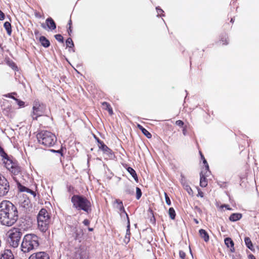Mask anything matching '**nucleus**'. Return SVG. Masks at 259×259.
<instances>
[{
    "label": "nucleus",
    "mask_w": 259,
    "mask_h": 259,
    "mask_svg": "<svg viewBox=\"0 0 259 259\" xmlns=\"http://www.w3.org/2000/svg\"><path fill=\"white\" fill-rule=\"evenodd\" d=\"M50 216L46 209H41L37 215L38 229L43 233L48 230L50 223Z\"/></svg>",
    "instance_id": "39448f33"
},
{
    "label": "nucleus",
    "mask_w": 259,
    "mask_h": 259,
    "mask_svg": "<svg viewBox=\"0 0 259 259\" xmlns=\"http://www.w3.org/2000/svg\"><path fill=\"white\" fill-rule=\"evenodd\" d=\"M183 133L184 135H186V129L185 128H184L183 130Z\"/></svg>",
    "instance_id": "13d9d810"
},
{
    "label": "nucleus",
    "mask_w": 259,
    "mask_h": 259,
    "mask_svg": "<svg viewBox=\"0 0 259 259\" xmlns=\"http://www.w3.org/2000/svg\"><path fill=\"white\" fill-rule=\"evenodd\" d=\"M155 259H157V258H155Z\"/></svg>",
    "instance_id": "338daca9"
},
{
    "label": "nucleus",
    "mask_w": 259,
    "mask_h": 259,
    "mask_svg": "<svg viewBox=\"0 0 259 259\" xmlns=\"http://www.w3.org/2000/svg\"><path fill=\"white\" fill-rule=\"evenodd\" d=\"M90 221L88 219H85L84 220V221H83V224L85 225V226H88L90 224Z\"/></svg>",
    "instance_id": "49530a36"
},
{
    "label": "nucleus",
    "mask_w": 259,
    "mask_h": 259,
    "mask_svg": "<svg viewBox=\"0 0 259 259\" xmlns=\"http://www.w3.org/2000/svg\"><path fill=\"white\" fill-rule=\"evenodd\" d=\"M74 237L76 240L81 238L83 234L82 229L81 228H75Z\"/></svg>",
    "instance_id": "f3484780"
},
{
    "label": "nucleus",
    "mask_w": 259,
    "mask_h": 259,
    "mask_svg": "<svg viewBox=\"0 0 259 259\" xmlns=\"http://www.w3.org/2000/svg\"><path fill=\"white\" fill-rule=\"evenodd\" d=\"M244 241H245V245H246V246L250 250H252L253 249V245H252V242L250 240V239L248 237H246L244 239Z\"/></svg>",
    "instance_id": "5701e85b"
},
{
    "label": "nucleus",
    "mask_w": 259,
    "mask_h": 259,
    "mask_svg": "<svg viewBox=\"0 0 259 259\" xmlns=\"http://www.w3.org/2000/svg\"><path fill=\"white\" fill-rule=\"evenodd\" d=\"M115 203L117 204V207L119 209L120 211L121 212L124 213L125 214V215H126V214H127L126 213V212H125V211L124 210L122 202L121 200H119V199H116L115 200Z\"/></svg>",
    "instance_id": "6ab92c4d"
},
{
    "label": "nucleus",
    "mask_w": 259,
    "mask_h": 259,
    "mask_svg": "<svg viewBox=\"0 0 259 259\" xmlns=\"http://www.w3.org/2000/svg\"><path fill=\"white\" fill-rule=\"evenodd\" d=\"M194 222H195V223L196 224H198L199 223L197 219H194Z\"/></svg>",
    "instance_id": "052dcab7"
},
{
    "label": "nucleus",
    "mask_w": 259,
    "mask_h": 259,
    "mask_svg": "<svg viewBox=\"0 0 259 259\" xmlns=\"http://www.w3.org/2000/svg\"><path fill=\"white\" fill-rule=\"evenodd\" d=\"M38 237L34 234H28L24 236L21 244V250L24 253L36 249L39 246Z\"/></svg>",
    "instance_id": "f03ea898"
},
{
    "label": "nucleus",
    "mask_w": 259,
    "mask_h": 259,
    "mask_svg": "<svg viewBox=\"0 0 259 259\" xmlns=\"http://www.w3.org/2000/svg\"><path fill=\"white\" fill-rule=\"evenodd\" d=\"M39 144L46 147L53 146L57 142V138L52 133L47 131H41L36 135Z\"/></svg>",
    "instance_id": "20e7f679"
},
{
    "label": "nucleus",
    "mask_w": 259,
    "mask_h": 259,
    "mask_svg": "<svg viewBox=\"0 0 259 259\" xmlns=\"http://www.w3.org/2000/svg\"><path fill=\"white\" fill-rule=\"evenodd\" d=\"M203 162L205 164L206 169L208 170V168H209V166H208V164L205 158H204V159L203 160Z\"/></svg>",
    "instance_id": "a18cd8bd"
},
{
    "label": "nucleus",
    "mask_w": 259,
    "mask_h": 259,
    "mask_svg": "<svg viewBox=\"0 0 259 259\" xmlns=\"http://www.w3.org/2000/svg\"><path fill=\"white\" fill-rule=\"evenodd\" d=\"M156 9L157 13V16H164V15L162 14L164 11L161 9H160L159 7H156Z\"/></svg>",
    "instance_id": "4c0bfd02"
},
{
    "label": "nucleus",
    "mask_w": 259,
    "mask_h": 259,
    "mask_svg": "<svg viewBox=\"0 0 259 259\" xmlns=\"http://www.w3.org/2000/svg\"><path fill=\"white\" fill-rule=\"evenodd\" d=\"M184 188L187 191L189 195H193V191L188 184L184 185Z\"/></svg>",
    "instance_id": "cd10ccee"
},
{
    "label": "nucleus",
    "mask_w": 259,
    "mask_h": 259,
    "mask_svg": "<svg viewBox=\"0 0 259 259\" xmlns=\"http://www.w3.org/2000/svg\"><path fill=\"white\" fill-rule=\"evenodd\" d=\"M22 232L17 228H14L9 232L8 242L9 245L14 247H17L20 244Z\"/></svg>",
    "instance_id": "423d86ee"
},
{
    "label": "nucleus",
    "mask_w": 259,
    "mask_h": 259,
    "mask_svg": "<svg viewBox=\"0 0 259 259\" xmlns=\"http://www.w3.org/2000/svg\"><path fill=\"white\" fill-rule=\"evenodd\" d=\"M10 171L15 175H18L21 172V168L19 166L17 163L14 165Z\"/></svg>",
    "instance_id": "412c9836"
},
{
    "label": "nucleus",
    "mask_w": 259,
    "mask_h": 259,
    "mask_svg": "<svg viewBox=\"0 0 259 259\" xmlns=\"http://www.w3.org/2000/svg\"><path fill=\"white\" fill-rule=\"evenodd\" d=\"M200 185L202 187H205L207 185L206 178L204 176L202 172L200 173Z\"/></svg>",
    "instance_id": "aec40b11"
},
{
    "label": "nucleus",
    "mask_w": 259,
    "mask_h": 259,
    "mask_svg": "<svg viewBox=\"0 0 259 259\" xmlns=\"http://www.w3.org/2000/svg\"><path fill=\"white\" fill-rule=\"evenodd\" d=\"M4 26L7 31V32H11V31H12L11 25L9 22H6L4 23Z\"/></svg>",
    "instance_id": "bb28decb"
},
{
    "label": "nucleus",
    "mask_w": 259,
    "mask_h": 259,
    "mask_svg": "<svg viewBox=\"0 0 259 259\" xmlns=\"http://www.w3.org/2000/svg\"><path fill=\"white\" fill-rule=\"evenodd\" d=\"M80 259H87L88 256L85 251H81L79 253Z\"/></svg>",
    "instance_id": "473e14b6"
},
{
    "label": "nucleus",
    "mask_w": 259,
    "mask_h": 259,
    "mask_svg": "<svg viewBox=\"0 0 259 259\" xmlns=\"http://www.w3.org/2000/svg\"><path fill=\"white\" fill-rule=\"evenodd\" d=\"M10 186L7 180L5 178L0 181V196L6 195L9 191Z\"/></svg>",
    "instance_id": "6e6552de"
},
{
    "label": "nucleus",
    "mask_w": 259,
    "mask_h": 259,
    "mask_svg": "<svg viewBox=\"0 0 259 259\" xmlns=\"http://www.w3.org/2000/svg\"><path fill=\"white\" fill-rule=\"evenodd\" d=\"M242 218V214L240 213H232L229 217V220L232 222H235L239 220Z\"/></svg>",
    "instance_id": "a211bd4d"
},
{
    "label": "nucleus",
    "mask_w": 259,
    "mask_h": 259,
    "mask_svg": "<svg viewBox=\"0 0 259 259\" xmlns=\"http://www.w3.org/2000/svg\"><path fill=\"white\" fill-rule=\"evenodd\" d=\"M4 19H5V14L1 10H0V20H3Z\"/></svg>",
    "instance_id": "c03bdc74"
},
{
    "label": "nucleus",
    "mask_w": 259,
    "mask_h": 259,
    "mask_svg": "<svg viewBox=\"0 0 259 259\" xmlns=\"http://www.w3.org/2000/svg\"><path fill=\"white\" fill-rule=\"evenodd\" d=\"M164 196H165L166 203L168 205H170L171 204L170 198H169V197L168 196L167 194L166 193H164Z\"/></svg>",
    "instance_id": "58836bf2"
},
{
    "label": "nucleus",
    "mask_w": 259,
    "mask_h": 259,
    "mask_svg": "<svg viewBox=\"0 0 259 259\" xmlns=\"http://www.w3.org/2000/svg\"><path fill=\"white\" fill-rule=\"evenodd\" d=\"M18 219L17 207L9 201L0 203V223L7 226L13 225Z\"/></svg>",
    "instance_id": "f257e3e1"
},
{
    "label": "nucleus",
    "mask_w": 259,
    "mask_h": 259,
    "mask_svg": "<svg viewBox=\"0 0 259 259\" xmlns=\"http://www.w3.org/2000/svg\"><path fill=\"white\" fill-rule=\"evenodd\" d=\"M55 37L58 41L63 42V37L61 34H56Z\"/></svg>",
    "instance_id": "c9c22d12"
},
{
    "label": "nucleus",
    "mask_w": 259,
    "mask_h": 259,
    "mask_svg": "<svg viewBox=\"0 0 259 259\" xmlns=\"http://www.w3.org/2000/svg\"><path fill=\"white\" fill-rule=\"evenodd\" d=\"M181 183L183 185V186L184 187V185L188 184L185 181V178L184 177H182L181 179Z\"/></svg>",
    "instance_id": "8fccbe9b"
},
{
    "label": "nucleus",
    "mask_w": 259,
    "mask_h": 259,
    "mask_svg": "<svg viewBox=\"0 0 259 259\" xmlns=\"http://www.w3.org/2000/svg\"><path fill=\"white\" fill-rule=\"evenodd\" d=\"M248 258L249 259H256L255 256L253 254H250L248 255Z\"/></svg>",
    "instance_id": "603ef678"
},
{
    "label": "nucleus",
    "mask_w": 259,
    "mask_h": 259,
    "mask_svg": "<svg viewBox=\"0 0 259 259\" xmlns=\"http://www.w3.org/2000/svg\"><path fill=\"white\" fill-rule=\"evenodd\" d=\"M125 192L126 194H133L134 193V191L133 189H131L128 187H127L126 189L125 190Z\"/></svg>",
    "instance_id": "ea45409f"
},
{
    "label": "nucleus",
    "mask_w": 259,
    "mask_h": 259,
    "mask_svg": "<svg viewBox=\"0 0 259 259\" xmlns=\"http://www.w3.org/2000/svg\"><path fill=\"white\" fill-rule=\"evenodd\" d=\"M33 111L31 116L34 120H36L37 117L42 116L45 112L46 106L38 100H35L33 104Z\"/></svg>",
    "instance_id": "0eeeda50"
},
{
    "label": "nucleus",
    "mask_w": 259,
    "mask_h": 259,
    "mask_svg": "<svg viewBox=\"0 0 259 259\" xmlns=\"http://www.w3.org/2000/svg\"><path fill=\"white\" fill-rule=\"evenodd\" d=\"M168 214L171 219L174 220L175 219L176 212L172 207L169 208L168 210Z\"/></svg>",
    "instance_id": "a878e982"
},
{
    "label": "nucleus",
    "mask_w": 259,
    "mask_h": 259,
    "mask_svg": "<svg viewBox=\"0 0 259 259\" xmlns=\"http://www.w3.org/2000/svg\"><path fill=\"white\" fill-rule=\"evenodd\" d=\"M95 138L96 139V140H97V142L98 143L99 145H101V144L103 143L98 138H97L96 136H95Z\"/></svg>",
    "instance_id": "3c124183"
},
{
    "label": "nucleus",
    "mask_w": 259,
    "mask_h": 259,
    "mask_svg": "<svg viewBox=\"0 0 259 259\" xmlns=\"http://www.w3.org/2000/svg\"><path fill=\"white\" fill-rule=\"evenodd\" d=\"M99 148L101 149L104 153L107 155L111 154V150L109 149L104 143L98 145Z\"/></svg>",
    "instance_id": "dca6fc26"
},
{
    "label": "nucleus",
    "mask_w": 259,
    "mask_h": 259,
    "mask_svg": "<svg viewBox=\"0 0 259 259\" xmlns=\"http://www.w3.org/2000/svg\"><path fill=\"white\" fill-rule=\"evenodd\" d=\"M222 42H224L223 40H222ZM228 42L226 41V40H225V42H223V45H227Z\"/></svg>",
    "instance_id": "680f3d73"
},
{
    "label": "nucleus",
    "mask_w": 259,
    "mask_h": 259,
    "mask_svg": "<svg viewBox=\"0 0 259 259\" xmlns=\"http://www.w3.org/2000/svg\"><path fill=\"white\" fill-rule=\"evenodd\" d=\"M1 156L3 157V161L7 160V159H10L7 154L4 151V150L0 154Z\"/></svg>",
    "instance_id": "f704fd0d"
},
{
    "label": "nucleus",
    "mask_w": 259,
    "mask_h": 259,
    "mask_svg": "<svg viewBox=\"0 0 259 259\" xmlns=\"http://www.w3.org/2000/svg\"><path fill=\"white\" fill-rule=\"evenodd\" d=\"M200 237L203 239L204 241L206 242H208L209 240V237L207 232L204 229H200L199 231Z\"/></svg>",
    "instance_id": "2eb2a0df"
},
{
    "label": "nucleus",
    "mask_w": 259,
    "mask_h": 259,
    "mask_svg": "<svg viewBox=\"0 0 259 259\" xmlns=\"http://www.w3.org/2000/svg\"><path fill=\"white\" fill-rule=\"evenodd\" d=\"M71 20H70L68 24L69 26L67 27V32H72V30L71 29Z\"/></svg>",
    "instance_id": "a19ab883"
},
{
    "label": "nucleus",
    "mask_w": 259,
    "mask_h": 259,
    "mask_svg": "<svg viewBox=\"0 0 259 259\" xmlns=\"http://www.w3.org/2000/svg\"><path fill=\"white\" fill-rule=\"evenodd\" d=\"M88 230H89V231H93V228H89Z\"/></svg>",
    "instance_id": "e2e57ef3"
},
{
    "label": "nucleus",
    "mask_w": 259,
    "mask_h": 259,
    "mask_svg": "<svg viewBox=\"0 0 259 259\" xmlns=\"http://www.w3.org/2000/svg\"><path fill=\"white\" fill-rule=\"evenodd\" d=\"M26 192L32 194L34 196V197L35 196L36 194H35V192H34L33 191L29 189V188L28 189L27 191Z\"/></svg>",
    "instance_id": "de8ad7c7"
},
{
    "label": "nucleus",
    "mask_w": 259,
    "mask_h": 259,
    "mask_svg": "<svg viewBox=\"0 0 259 259\" xmlns=\"http://www.w3.org/2000/svg\"><path fill=\"white\" fill-rule=\"evenodd\" d=\"M179 256L181 259H185L186 254L183 251L180 250L179 251Z\"/></svg>",
    "instance_id": "79ce46f5"
},
{
    "label": "nucleus",
    "mask_w": 259,
    "mask_h": 259,
    "mask_svg": "<svg viewBox=\"0 0 259 259\" xmlns=\"http://www.w3.org/2000/svg\"><path fill=\"white\" fill-rule=\"evenodd\" d=\"M137 126H138V128L139 130H140L141 131H143V128H144L141 125H140L139 124H138Z\"/></svg>",
    "instance_id": "5fc2aeb1"
},
{
    "label": "nucleus",
    "mask_w": 259,
    "mask_h": 259,
    "mask_svg": "<svg viewBox=\"0 0 259 259\" xmlns=\"http://www.w3.org/2000/svg\"><path fill=\"white\" fill-rule=\"evenodd\" d=\"M66 44L67 47L72 48L74 46L73 41L71 38H68L66 41Z\"/></svg>",
    "instance_id": "c756f323"
},
{
    "label": "nucleus",
    "mask_w": 259,
    "mask_h": 259,
    "mask_svg": "<svg viewBox=\"0 0 259 259\" xmlns=\"http://www.w3.org/2000/svg\"><path fill=\"white\" fill-rule=\"evenodd\" d=\"M36 38H38V41L41 45L45 48H48L50 46V42L49 39L44 36H36Z\"/></svg>",
    "instance_id": "9b49d317"
},
{
    "label": "nucleus",
    "mask_w": 259,
    "mask_h": 259,
    "mask_svg": "<svg viewBox=\"0 0 259 259\" xmlns=\"http://www.w3.org/2000/svg\"><path fill=\"white\" fill-rule=\"evenodd\" d=\"M198 195L200 196L201 197H203V192L202 191H198Z\"/></svg>",
    "instance_id": "864d4df0"
},
{
    "label": "nucleus",
    "mask_w": 259,
    "mask_h": 259,
    "mask_svg": "<svg viewBox=\"0 0 259 259\" xmlns=\"http://www.w3.org/2000/svg\"><path fill=\"white\" fill-rule=\"evenodd\" d=\"M126 218L127 219V229H126V235H125V239H127L128 241L130 240V220H129L127 214H126Z\"/></svg>",
    "instance_id": "b1692460"
},
{
    "label": "nucleus",
    "mask_w": 259,
    "mask_h": 259,
    "mask_svg": "<svg viewBox=\"0 0 259 259\" xmlns=\"http://www.w3.org/2000/svg\"><path fill=\"white\" fill-rule=\"evenodd\" d=\"M176 123L179 126H182L184 125V122L181 120H177Z\"/></svg>",
    "instance_id": "37998d69"
},
{
    "label": "nucleus",
    "mask_w": 259,
    "mask_h": 259,
    "mask_svg": "<svg viewBox=\"0 0 259 259\" xmlns=\"http://www.w3.org/2000/svg\"><path fill=\"white\" fill-rule=\"evenodd\" d=\"M51 151H52L53 152H56V153H61L60 150H52Z\"/></svg>",
    "instance_id": "4d7b16f0"
},
{
    "label": "nucleus",
    "mask_w": 259,
    "mask_h": 259,
    "mask_svg": "<svg viewBox=\"0 0 259 259\" xmlns=\"http://www.w3.org/2000/svg\"><path fill=\"white\" fill-rule=\"evenodd\" d=\"M230 21H231V22L233 23L234 22V19L233 18H231Z\"/></svg>",
    "instance_id": "0e129e2a"
},
{
    "label": "nucleus",
    "mask_w": 259,
    "mask_h": 259,
    "mask_svg": "<svg viewBox=\"0 0 259 259\" xmlns=\"http://www.w3.org/2000/svg\"><path fill=\"white\" fill-rule=\"evenodd\" d=\"M0 259H14V256L11 250L7 249L5 250L4 253L2 254Z\"/></svg>",
    "instance_id": "f8f14e48"
},
{
    "label": "nucleus",
    "mask_w": 259,
    "mask_h": 259,
    "mask_svg": "<svg viewBox=\"0 0 259 259\" xmlns=\"http://www.w3.org/2000/svg\"><path fill=\"white\" fill-rule=\"evenodd\" d=\"M18 188L20 192H27L28 188L22 185L20 183H17Z\"/></svg>",
    "instance_id": "c85d7f7f"
},
{
    "label": "nucleus",
    "mask_w": 259,
    "mask_h": 259,
    "mask_svg": "<svg viewBox=\"0 0 259 259\" xmlns=\"http://www.w3.org/2000/svg\"><path fill=\"white\" fill-rule=\"evenodd\" d=\"M3 163L4 164L5 166L7 168V169L10 171L13 166L15 165L16 162H14L10 159H7V160H4L3 161Z\"/></svg>",
    "instance_id": "4468645a"
},
{
    "label": "nucleus",
    "mask_w": 259,
    "mask_h": 259,
    "mask_svg": "<svg viewBox=\"0 0 259 259\" xmlns=\"http://www.w3.org/2000/svg\"><path fill=\"white\" fill-rule=\"evenodd\" d=\"M223 206L225 207L228 210L231 209V208L229 207V206L228 205L225 204Z\"/></svg>",
    "instance_id": "6e6d98bb"
},
{
    "label": "nucleus",
    "mask_w": 259,
    "mask_h": 259,
    "mask_svg": "<svg viewBox=\"0 0 259 259\" xmlns=\"http://www.w3.org/2000/svg\"><path fill=\"white\" fill-rule=\"evenodd\" d=\"M28 259H50V256L47 252L40 251L32 254Z\"/></svg>",
    "instance_id": "1a4fd4ad"
},
{
    "label": "nucleus",
    "mask_w": 259,
    "mask_h": 259,
    "mask_svg": "<svg viewBox=\"0 0 259 259\" xmlns=\"http://www.w3.org/2000/svg\"><path fill=\"white\" fill-rule=\"evenodd\" d=\"M201 158L203 159V160L204 159V157L203 156V155H202V154H201Z\"/></svg>",
    "instance_id": "69168bd1"
},
{
    "label": "nucleus",
    "mask_w": 259,
    "mask_h": 259,
    "mask_svg": "<svg viewBox=\"0 0 259 259\" xmlns=\"http://www.w3.org/2000/svg\"><path fill=\"white\" fill-rule=\"evenodd\" d=\"M102 105L105 107V109L108 110L110 115L113 114V110L110 105L107 102H103Z\"/></svg>",
    "instance_id": "393cba45"
},
{
    "label": "nucleus",
    "mask_w": 259,
    "mask_h": 259,
    "mask_svg": "<svg viewBox=\"0 0 259 259\" xmlns=\"http://www.w3.org/2000/svg\"><path fill=\"white\" fill-rule=\"evenodd\" d=\"M127 170L131 175L134 180L136 181H138V178L135 170L131 167H128L127 168Z\"/></svg>",
    "instance_id": "4be33fe9"
},
{
    "label": "nucleus",
    "mask_w": 259,
    "mask_h": 259,
    "mask_svg": "<svg viewBox=\"0 0 259 259\" xmlns=\"http://www.w3.org/2000/svg\"><path fill=\"white\" fill-rule=\"evenodd\" d=\"M141 132L147 138L150 139L152 137V135L145 128Z\"/></svg>",
    "instance_id": "7c9ffc66"
},
{
    "label": "nucleus",
    "mask_w": 259,
    "mask_h": 259,
    "mask_svg": "<svg viewBox=\"0 0 259 259\" xmlns=\"http://www.w3.org/2000/svg\"><path fill=\"white\" fill-rule=\"evenodd\" d=\"M181 183L183 185V186L184 187V185L188 184L185 181V178L184 177H182L181 179Z\"/></svg>",
    "instance_id": "09e8293b"
},
{
    "label": "nucleus",
    "mask_w": 259,
    "mask_h": 259,
    "mask_svg": "<svg viewBox=\"0 0 259 259\" xmlns=\"http://www.w3.org/2000/svg\"><path fill=\"white\" fill-rule=\"evenodd\" d=\"M46 26H47L48 29L51 31H53L56 28V23L53 19L51 17L46 19L45 24H41V26L43 28H46Z\"/></svg>",
    "instance_id": "9d476101"
},
{
    "label": "nucleus",
    "mask_w": 259,
    "mask_h": 259,
    "mask_svg": "<svg viewBox=\"0 0 259 259\" xmlns=\"http://www.w3.org/2000/svg\"><path fill=\"white\" fill-rule=\"evenodd\" d=\"M15 101L17 103V104L19 105L20 107H23L25 106V103L24 102L21 101L18 99H15Z\"/></svg>",
    "instance_id": "e433bc0d"
},
{
    "label": "nucleus",
    "mask_w": 259,
    "mask_h": 259,
    "mask_svg": "<svg viewBox=\"0 0 259 259\" xmlns=\"http://www.w3.org/2000/svg\"><path fill=\"white\" fill-rule=\"evenodd\" d=\"M3 178H5V177L0 174V181H2Z\"/></svg>",
    "instance_id": "bf43d9fd"
},
{
    "label": "nucleus",
    "mask_w": 259,
    "mask_h": 259,
    "mask_svg": "<svg viewBox=\"0 0 259 259\" xmlns=\"http://www.w3.org/2000/svg\"><path fill=\"white\" fill-rule=\"evenodd\" d=\"M225 243L228 247L230 248V251L231 252L235 251V248L234 247V244L233 240L230 238H226L225 239Z\"/></svg>",
    "instance_id": "ddd939ff"
},
{
    "label": "nucleus",
    "mask_w": 259,
    "mask_h": 259,
    "mask_svg": "<svg viewBox=\"0 0 259 259\" xmlns=\"http://www.w3.org/2000/svg\"><path fill=\"white\" fill-rule=\"evenodd\" d=\"M17 95V93H15V92H13V93H10V94H8L7 95H4L6 97H8V98H12L13 99H14V100H15V99H17V98H16L14 95Z\"/></svg>",
    "instance_id": "72a5a7b5"
},
{
    "label": "nucleus",
    "mask_w": 259,
    "mask_h": 259,
    "mask_svg": "<svg viewBox=\"0 0 259 259\" xmlns=\"http://www.w3.org/2000/svg\"><path fill=\"white\" fill-rule=\"evenodd\" d=\"M142 193L141 189L139 187H136V198L139 200L141 196Z\"/></svg>",
    "instance_id": "2f4dec72"
},
{
    "label": "nucleus",
    "mask_w": 259,
    "mask_h": 259,
    "mask_svg": "<svg viewBox=\"0 0 259 259\" xmlns=\"http://www.w3.org/2000/svg\"><path fill=\"white\" fill-rule=\"evenodd\" d=\"M71 202L73 206L78 210H82L88 213L92 211L91 202L82 195H74L71 198Z\"/></svg>",
    "instance_id": "7ed1b4c3"
}]
</instances>
